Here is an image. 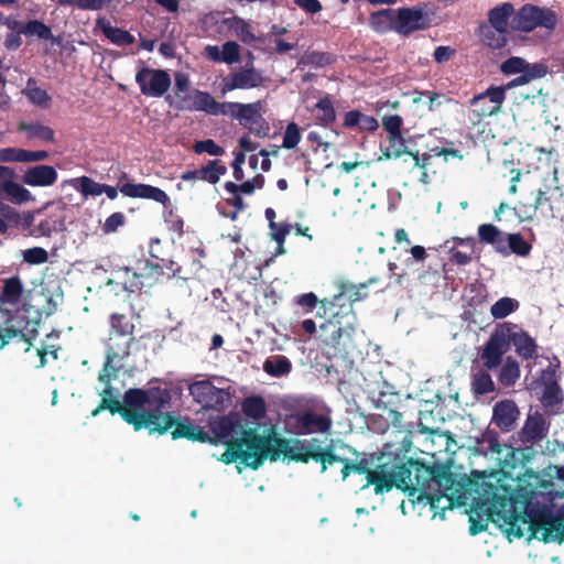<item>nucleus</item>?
Here are the masks:
<instances>
[{
	"label": "nucleus",
	"mask_w": 564,
	"mask_h": 564,
	"mask_svg": "<svg viewBox=\"0 0 564 564\" xmlns=\"http://www.w3.org/2000/svg\"><path fill=\"white\" fill-rule=\"evenodd\" d=\"M283 455L292 462L307 464L313 460L321 465V473L328 467L347 463L346 457L336 454L334 440L326 446L317 437L308 440L282 438L275 435H259L254 430L247 431L242 438L231 442L229 451L224 455L226 465L240 460L241 464L258 469L267 458L275 462Z\"/></svg>",
	"instance_id": "nucleus-1"
},
{
	"label": "nucleus",
	"mask_w": 564,
	"mask_h": 564,
	"mask_svg": "<svg viewBox=\"0 0 564 564\" xmlns=\"http://www.w3.org/2000/svg\"><path fill=\"white\" fill-rule=\"evenodd\" d=\"M518 481L517 516H510L513 522H508V540L521 539L524 528L528 540L538 539L544 543L564 541V523L553 514L551 506L558 497L555 484L544 478L539 471L528 469Z\"/></svg>",
	"instance_id": "nucleus-2"
},
{
	"label": "nucleus",
	"mask_w": 564,
	"mask_h": 564,
	"mask_svg": "<svg viewBox=\"0 0 564 564\" xmlns=\"http://www.w3.org/2000/svg\"><path fill=\"white\" fill-rule=\"evenodd\" d=\"M551 420L539 409L530 406L525 420L516 433L519 446L501 444L499 435L496 432L488 431L484 438L489 444L491 453L498 455L499 471L506 479L517 482V476H521L525 470L531 469L529 464L539 455L544 454L542 443L547 441L551 429Z\"/></svg>",
	"instance_id": "nucleus-3"
},
{
	"label": "nucleus",
	"mask_w": 564,
	"mask_h": 564,
	"mask_svg": "<svg viewBox=\"0 0 564 564\" xmlns=\"http://www.w3.org/2000/svg\"><path fill=\"white\" fill-rule=\"evenodd\" d=\"M495 475H481L476 481L467 484L468 496H473V509L469 514V533L476 535L487 530L488 522L496 523L508 538L509 523L517 516L518 482L513 488L501 482Z\"/></svg>",
	"instance_id": "nucleus-4"
},
{
	"label": "nucleus",
	"mask_w": 564,
	"mask_h": 564,
	"mask_svg": "<svg viewBox=\"0 0 564 564\" xmlns=\"http://www.w3.org/2000/svg\"><path fill=\"white\" fill-rule=\"evenodd\" d=\"M145 405H148V395L143 389L127 390L123 395L122 419L135 431L147 429L150 433L160 435L169 432L173 423L170 412L156 413L145 410Z\"/></svg>",
	"instance_id": "nucleus-5"
},
{
	"label": "nucleus",
	"mask_w": 564,
	"mask_h": 564,
	"mask_svg": "<svg viewBox=\"0 0 564 564\" xmlns=\"http://www.w3.org/2000/svg\"><path fill=\"white\" fill-rule=\"evenodd\" d=\"M341 296H334L333 300H322V307L329 312V319L323 324V330L333 328L329 339L326 341L335 350V356L346 357L354 348L352 335V308L350 305H341Z\"/></svg>",
	"instance_id": "nucleus-6"
},
{
	"label": "nucleus",
	"mask_w": 564,
	"mask_h": 564,
	"mask_svg": "<svg viewBox=\"0 0 564 564\" xmlns=\"http://www.w3.org/2000/svg\"><path fill=\"white\" fill-rule=\"evenodd\" d=\"M432 465L414 458L397 460L398 489L403 491L412 505L423 503L429 497V479Z\"/></svg>",
	"instance_id": "nucleus-7"
},
{
	"label": "nucleus",
	"mask_w": 564,
	"mask_h": 564,
	"mask_svg": "<svg viewBox=\"0 0 564 564\" xmlns=\"http://www.w3.org/2000/svg\"><path fill=\"white\" fill-rule=\"evenodd\" d=\"M480 243L489 245L502 257L516 254L525 258L532 251V245L520 232H505L494 224H481L477 229Z\"/></svg>",
	"instance_id": "nucleus-8"
},
{
	"label": "nucleus",
	"mask_w": 564,
	"mask_h": 564,
	"mask_svg": "<svg viewBox=\"0 0 564 564\" xmlns=\"http://www.w3.org/2000/svg\"><path fill=\"white\" fill-rule=\"evenodd\" d=\"M480 476L475 479H467L464 481L457 480L456 475L453 474L448 466L442 464H433L431 469V477L429 479V497L431 499H425L424 505L435 506V502H438L441 498H460L468 495L466 490L468 488L467 484L469 481H476Z\"/></svg>",
	"instance_id": "nucleus-9"
},
{
	"label": "nucleus",
	"mask_w": 564,
	"mask_h": 564,
	"mask_svg": "<svg viewBox=\"0 0 564 564\" xmlns=\"http://www.w3.org/2000/svg\"><path fill=\"white\" fill-rule=\"evenodd\" d=\"M262 108L263 102L261 100L250 104L225 101L220 105L223 112H218V116H229L237 119L250 133L258 138H265L269 135L270 126L261 113Z\"/></svg>",
	"instance_id": "nucleus-10"
},
{
	"label": "nucleus",
	"mask_w": 564,
	"mask_h": 564,
	"mask_svg": "<svg viewBox=\"0 0 564 564\" xmlns=\"http://www.w3.org/2000/svg\"><path fill=\"white\" fill-rule=\"evenodd\" d=\"M558 22L557 14L550 8L532 3L523 4L510 21V29L514 32L530 33L535 29L555 30Z\"/></svg>",
	"instance_id": "nucleus-11"
},
{
	"label": "nucleus",
	"mask_w": 564,
	"mask_h": 564,
	"mask_svg": "<svg viewBox=\"0 0 564 564\" xmlns=\"http://www.w3.org/2000/svg\"><path fill=\"white\" fill-rule=\"evenodd\" d=\"M133 341L134 336L108 332V338L105 343L106 360L99 373V381L108 383L117 377V373L123 367L122 361L130 355Z\"/></svg>",
	"instance_id": "nucleus-12"
},
{
	"label": "nucleus",
	"mask_w": 564,
	"mask_h": 564,
	"mask_svg": "<svg viewBox=\"0 0 564 564\" xmlns=\"http://www.w3.org/2000/svg\"><path fill=\"white\" fill-rule=\"evenodd\" d=\"M288 423L291 425V432L295 435L325 434L333 426V421L328 415L319 414L312 410L290 414Z\"/></svg>",
	"instance_id": "nucleus-13"
},
{
	"label": "nucleus",
	"mask_w": 564,
	"mask_h": 564,
	"mask_svg": "<svg viewBox=\"0 0 564 564\" xmlns=\"http://www.w3.org/2000/svg\"><path fill=\"white\" fill-rule=\"evenodd\" d=\"M431 24L432 18L426 10V4L404 7L397 10L395 32L402 36L426 30Z\"/></svg>",
	"instance_id": "nucleus-14"
},
{
	"label": "nucleus",
	"mask_w": 564,
	"mask_h": 564,
	"mask_svg": "<svg viewBox=\"0 0 564 564\" xmlns=\"http://www.w3.org/2000/svg\"><path fill=\"white\" fill-rule=\"evenodd\" d=\"M210 427L217 441V444L221 442L226 445V451L220 455L218 460L226 464L224 459V455L229 451V446L231 442L236 440H240L243 437L247 431L252 430L251 427H243L240 423V419L237 415H226L210 423ZM257 431L256 429H253ZM258 434V432H256Z\"/></svg>",
	"instance_id": "nucleus-15"
},
{
	"label": "nucleus",
	"mask_w": 564,
	"mask_h": 564,
	"mask_svg": "<svg viewBox=\"0 0 564 564\" xmlns=\"http://www.w3.org/2000/svg\"><path fill=\"white\" fill-rule=\"evenodd\" d=\"M505 99L506 87L490 86L484 93L474 96L469 104L473 107L475 117L481 119L499 113Z\"/></svg>",
	"instance_id": "nucleus-16"
},
{
	"label": "nucleus",
	"mask_w": 564,
	"mask_h": 564,
	"mask_svg": "<svg viewBox=\"0 0 564 564\" xmlns=\"http://www.w3.org/2000/svg\"><path fill=\"white\" fill-rule=\"evenodd\" d=\"M135 82L144 96L162 97L171 86V77L164 69L142 67L135 75Z\"/></svg>",
	"instance_id": "nucleus-17"
},
{
	"label": "nucleus",
	"mask_w": 564,
	"mask_h": 564,
	"mask_svg": "<svg viewBox=\"0 0 564 564\" xmlns=\"http://www.w3.org/2000/svg\"><path fill=\"white\" fill-rule=\"evenodd\" d=\"M174 105L177 110L204 111L207 115L218 116L223 112L221 102L217 101L209 93L194 89L191 94H182Z\"/></svg>",
	"instance_id": "nucleus-18"
},
{
	"label": "nucleus",
	"mask_w": 564,
	"mask_h": 564,
	"mask_svg": "<svg viewBox=\"0 0 564 564\" xmlns=\"http://www.w3.org/2000/svg\"><path fill=\"white\" fill-rule=\"evenodd\" d=\"M188 390L194 400L206 409L221 410L228 399V393L215 387L209 380L195 381Z\"/></svg>",
	"instance_id": "nucleus-19"
},
{
	"label": "nucleus",
	"mask_w": 564,
	"mask_h": 564,
	"mask_svg": "<svg viewBox=\"0 0 564 564\" xmlns=\"http://www.w3.org/2000/svg\"><path fill=\"white\" fill-rule=\"evenodd\" d=\"M397 460H399V455L394 456L391 466H389V462L377 465L372 471L369 473L368 481L362 486V489L372 485L376 495L389 492L393 487L398 489L399 477H397Z\"/></svg>",
	"instance_id": "nucleus-20"
},
{
	"label": "nucleus",
	"mask_w": 564,
	"mask_h": 564,
	"mask_svg": "<svg viewBox=\"0 0 564 564\" xmlns=\"http://www.w3.org/2000/svg\"><path fill=\"white\" fill-rule=\"evenodd\" d=\"M507 333L505 332V326L502 325L499 329L491 334L480 355L484 366L487 369H495L500 366L502 356L507 350Z\"/></svg>",
	"instance_id": "nucleus-21"
},
{
	"label": "nucleus",
	"mask_w": 564,
	"mask_h": 564,
	"mask_svg": "<svg viewBox=\"0 0 564 564\" xmlns=\"http://www.w3.org/2000/svg\"><path fill=\"white\" fill-rule=\"evenodd\" d=\"M520 417V410L513 400L498 401L492 409L491 422L503 433L514 430Z\"/></svg>",
	"instance_id": "nucleus-22"
},
{
	"label": "nucleus",
	"mask_w": 564,
	"mask_h": 564,
	"mask_svg": "<svg viewBox=\"0 0 564 564\" xmlns=\"http://www.w3.org/2000/svg\"><path fill=\"white\" fill-rule=\"evenodd\" d=\"M261 75L254 68H247L240 72L229 73L223 78L220 91L223 95L235 89H250L260 86Z\"/></svg>",
	"instance_id": "nucleus-23"
},
{
	"label": "nucleus",
	"mask_w": 564,
	"mask_h": 564,
	"mask_svg": "<svg viewBox=\"0 0 564 564\" xmlns=\"http://www.w3.org/2000/svg\"><path fill=\"white\" fill-rule=\"evenodd\" d=\"M170 416L172 417L173 423L169 431L171 432L173 440L186 438L192 442L210 443L217 445V441L212 438L209 433L206 432L202 426L194 425L189 421H180L172 413H170Z\"/></svg>",
	"instance_id": "nucleus-24"
},
{
	"label": "nucleus",
	"mask_w": 564,
	"mask_h": 564,
	"mask_svg": "<svg viewBox=\"0 0 564 564\" xmlns=\"http://www.w3.org/2000/svg\"><path fill=\"white\" fill-rule=\"evenodd\" d=\"M57 171L52 165L40 164L29 167L22 175L24 184L33 187H48L56 183Z\"/></svg>",
	"instance_id": "nucleus-25"
},
{
	"label": "nucleus",
	"mask_w": 564,
	"mask_h": 564,
	"mask_svg": "<svg viewBox=\"0 0 564 564\" xmlns=\"http://www.w3.org/2000/svg\"><path fill=\"white\" fill-rule=\"evenodd\" d=\"M24 292V285L19 275L4 279L0 286V308L3 306L18 308L21 304Z\"/></svg>",
	"instance_id": "nucleus-26"
},
{
	"label": "nucleus",
	"mask_w": 564,
	"mask_h": 564,
	"mask_svg": "<svg viewBox=\"0 0 564 564\" xmlns=\"http://www.w3.org/2000/svg\"><path fill=\"white\" fill-rule=\"evenodd\" d=\"M505 332L507 333V340L509 339L516 352L523 359H532L538 356V345L535 340L524 330L511 333L509 324H505Z\"/></svg>",
	"instance_id": "nucleus-27"
},
{
	"label": "nucleus",
	"mask_w": 564,
	"mask_h": 564,
	"mask_svg": "<svg viewBox=\"0 0 564 564\" xmlns=\"http://www.w3.org/2000/svg\"><path fill=\"white\" fill-rule=\"evenodd\" d=\"M381 283V279L379 276H372L368 281L352 284V283H344L343 292L337 296H341L340 301L341 305H350L352 308V303L360 302L369 297L368 288L370 285H378Z\"/></svg>",
	"instance_id": "nucleus-28"
},
{
	"label": "nucleus",
	"mask_w": 564,
	"mask_h": 564,
	"mask_svg": "<svg viewBox=\"0 0 564 564\" xmlns=\"http://www.w3.org/2000/svg\"><path fill=\"white\" fill-rule=\"evenodd\" d=\"M96 28H98L112 44L118 46L131 45L135 41L130 32L112 26L110 21L104 17L96 20Z\"/></svg>",
	"instance_id": "nucleus-29"
},
{
	"label": "nucleus",
	"mask_w": 564,
	"mask_h": 564,
	"mask_svg": "<svg viewBox=\"0 0 564 564\" xmlns=\"http://www.w3.org/2000/svg\"><path fill=\"white\" fill-rule=\"evenodd\" d=\"M516 12L511 2H503L489 10L488 22L498 31L509 32L510 21Z\"/></svg>",
	"instance_id": "nucleus-30"
},
{
	"label": "nucleus",
	"mask_w": 564,
	"mask_h": 564,
	"mask_svg": "<svg viewBox=\"0 0 564 564\" xmlns=\"http://www.w3.org/2000/svg\"><path fill=\"white\" fill-rule=\"evenodd\" d=\"M369 25L377 33L395 32L397 26V10L382 9L372 12L369 17Z\"/></svg>",
	"instance_id": "nucleus-31"
},
{
	"label": "nucleus",
	"mask_w": 564,
	"mask_h": 564,
	"mask_svg": "<svg viewBox=\"0 0 564 564\" xmlns=\"http://www.w3.org/2000/svg\"><path fill=\"white\" fill-rule=\"evenodd\" d=\"M316 122L323 128H330L337 118L330 95H325L315 104Z\"/></svg>",
	"instance_id": "nucleus-32"
},
{
	"label": "nucleus",
	"mask_w": 564,
	"mask_h": 564,
	"mask_svg": "<svg viewBox=\"0 0 564 564\" xmlns=\"http://www.w3.org/2000/svg\"><path fill=\"white\" fill-rule=\"evenodd\" d=\"M229 30L245 44H251L256 41L262 42L252 32L251 24L240 17H232L227 20Z\"/></svg>",
	"instance_id": "nucleus-33"
},
{
	"label": "nucleus",
	"mask_w": 564,
	"mask_h": 564,
	"mask_svg": "<svg viewBox=\"0 0 564 564\" xmlns=\"http://www.w3.org/2000/svg\"><path fill=\"white\" fill-rule=\"evenodd\" d=\"M19 131H25L28 133L29 139H39L45 142H54L55 141V132L48 127L44 126L41 122H25L22 121L18 126Z\"/></svg>",
	"instance_id": "nucleus-34"
},
{
	"label": "nucleus",
	"mask_w": 564,
	"mask_h": 564,
	"mask_svg": "<svg viewBox=\"0 0 564 564\" xmlns=\"http://www.w3.org/2000/svg\"><path fill=\"white\" fill-rule=\"evenodd\" d=\"M263 370L271 377L280 378L291 372L292 364L283 355H273L264 360Z\"/></svg>",
	"instance_id": "nucleus-35"
},
{
	"label": "nucleus",
	"mask_w": 564,
	"mask_h": 564,
	"mask_svg": "<svg viewBox=\"0 0 564 564\" xmlns=\"http://www.w3.org/2000/svg\"><path fill=\"white\" fill-rule=\"evenodd\" d=\"M2 194H6L8 199L15 204L26 203L32 199L31 192L12 181V178L0 183V196Z\"/></svg>",
	"instance_id": "nucleus-36"
},
{
	"label": "nucleus",
	"mask_w": 564,
	"mask_h": 564,
	"mask_svg": "<svg viewBox=\"0 0 564 564\" xmlns=\"http://www.w3.org/2000/svg\"><path fill=\"white\" fill-rule=\"evenodd\" d=\"M144 391L148 395V405L150 408L149 411L163 413L162 410L165 409L171 402L170 391L161 387H151Z\"/></svg>",
	"instance_id": "nucleus-37"
},
{
	"label": "nucleus",
	"mask_w": 564,
	"mask_h": 564,
	"mask_svg": "<svg viewBox=\"0 0 564 564\" xmlns=\"http://www.w3.org/2000/svg\"><path fill=\"white\" fill-rule=\"evenodd\" d=\"M508 34L509 32L498 31L490 24L480 28L482 43L494 50L502 48L507 44Z\"/></svg>",
	"instance_id": "nucleus-38"
},
{
	"label": "nucleus",
	"mask_w": 564,
	"mask_h": 564,
	"mask_svg": "<svg viewBox=\"0 0 564 564\" xmlns=\"http://www.w3.org/2000/svg\"><path fill=\"white\" fill-rule=\"evenodd\" d=\"M241 409L246 416L253 420H261L267 413V404L261 395L246 398L241 403Z\"/></svg>",
	"instance_id": "nucleus-39"
},
{
	"label": "nucleus",
	"mask_w": 564,
	"mask_h": 564,
	"mask_svg": "<svg viewBox=\"0 0 564 564\" xmlns=\"http://www.w3.org/2000/svg\"><path fill=\"white\" fill-rule=\"evenodd\" d=\"M227 172V166L220 160H212L198 170L199 180L215 185L221 175Z\"/></svg>",
	"instance_id": "nucleus-40"
},
{
	"label": "nucleus",
	"mask_w": 564,
	"mask_h": 564,
	"mask_svg": "<svg viewBox=\"0 0 564 564\" xmlns=\"http://www.w3.org/2000/svg\"><path fill=\"white\" fill-rule=\"evenodd\" d=\"M102 399L99 405L91 411V414L96 416L100 411L108 410L111 414L119 413L122 416L123 403H120L117 399L112 398V388L108 383H105Z\"/></svg>",
	"instance_id": "nucleus-41"
},
{
	"label": "nucleus",
	"mask_w": 564,
	"mask_h": 564,
	"mask_svg": "<svg viewBox=\"0 0 564 564\" xmlns=\"http://www.w3.org/2000/svg\"><path fill=\"white\" fill-rule=\"evenodd\" d=\"M20 32L25 36H36L40 40H52L53 33L50 26L40 20H30L22 25Z\"/></svg>",
	"instance_id": "nucleus-42"
},
{
	"label": "nucleus",
	"mask_w": 564,
	"mask_h": 564,
	"mask_svg": "<svg viewBox=\"0 0 564 564\" xmlns=\"http://www.w3.org/2000/svg\"><path fill=\"white\" fill-rule=\"evenodd\" d=\"M23 94L32 104L41 107H47L48 101L51 100L47 91L36 86V80L34 78L28 79Z\"/></svg>",
	"instance_id": "nucleus-43"
},
{
	"label": "nucleus",
	"mask_w": 564,
	"mask_h": 564,
	"mask_svg": "<svg viewBox=\"0 0 564 564\" xmlns=\"http://www.w3.org/2000/svg\"><path fill=\"white\" fill-rule=\"evenodd\" d=\"M109 332L133 336L134 324L123 313H112L109 316Z\"/></svg>",
	"instance_id": "nucleus-44"
},
{
	"label": "nucleus",
	"mask_w": 564,
	"mask_h": 564,
	"mask_svg": "<svg viewBox=\"0 0 564 564\" xmlns=\"http://www.w3.org/2000/svg\"><path fill=\"white\" fill-rule=\"evenodd\" d=\"M471 389L476 394H488L495 391V383L486 370H479L473 375Z\"/></svg>",
	"instance_id": "nucleus-45"
},
{
	"label": "nucleus",
	"mask_w": 564,
	"mask_h": 564,
	"mask_svg": "<svg viewBox=\"0 0 564 564\" xmlns=\"http://www.w3.org/2000/svg\"><path fill=\"white\" fill-rule=\"evenodd\" d=\"M519 377V364L511 357H508L500 369L499 382L505 387H511L516 383Z\"/></svg>",
	"instance_id": "nucleus-46"
},
{
	"label": "nucleus",
	"mask_w": 564,
	"mask_h": 564,
	"mask_svg": "<svg viewBox=\"0 0 564 564\" xmlns=\"http://www.w3.org/2000/svg\"><path fill=\"white\" fill-rule=\"evenodd\" d=\"M72 184L85 197L99 196L102 194L104 184L98 183L88 176L74 178L72 180Z\"/></svg>",
	"instance_id": "nucleus-47"
},
{
	"label": "nucleus",
	"mask_w": 564,
	"mask_h": 564,
	"mask_svg": "<svg viewBox=\"0 0 564 564\" xmlns=\"http://www.w3.org/2000/svg\"><path fill=\"white\" fill-rule=\"evenodd\" d=\"M65 228V219L63 217L50 215L39 223L36 232L40 236L50 237L53 232L63 231Z\"/></svg>",
	"instance_id": "nucleus-48"
},
{
	"label": "nucleus",
	"mask_w": 564,
	"mask_h": 564,
	"mask_svg": "<svg viewBox=\"0 0 564 564\" xmlns=\"http://www.w3.org/2000/svg\"><path fill=\"white\" fill-rule=\"evenodd\" d=\"M519 307V302L511 297L499 299L490 308V313L496 319H501L513 313Z\"/></svg>",
	"instance_id": "nucleus-49"
},
{
	"label": "nucleus",
	"mask_w": 564,
	"mask_h": 564,
	"mask_svg": "<svg viewBox=\"0 0 564 564\" xmlns=\"http://www.w3.org/2000/svg\"><path fill=\"white\" fill-rule=\"evenodd\" d=\"M112 0H57L62 7H74L84 11H99Z\"/></svg>",
	"instance_id": "nucleus-50"
},
{
	"label": "nucleus",
	"mask_w": 564,
	"mask_h": 564,
	"mask_svg": "<svg viewBox=\"0 0 564 564\" xmlns=\"http://www.w3.org/2000/svg\"><path fill=\"white\" fill-rule=\"evenodd\" d=\"M543 406L549 410L563 402L562 390L556 382L545 386L541 398Z\"/></svg>",
	"instance_id": "nucleus-51"
},
{
	"label": "nucleus",
	"mask_w": 564,
	"mask_h": 564,
	"mask_svg": "<svg viewBox=\"0 0 564 564\" xmlns=\"http://www.w3.org/2000/svg\"><path fill=\"white\" fill-rule=\"evenodd\" d=\"M389 147L383 152L387 159H398L404 153H410V150L405 147V139L402 135V132L397 133L395 135H388Z\"/></svg>",
	"instance_id": "nucleus-52"
},
{
	"label": "nucleus",
	"mask_w": 564,
	"mask_h": 564,
	"mask_svg": "<svg viewBox=\"0 0 564 564\" xmlns=\"http://www.w3.org/2000/svg\"><path fill=\"white\" fill-rule=\"evenodd\" d=\"M371 471L372 469L369 467V462L366 458L356 463L347 458V463L341 467V479L346 480L351 473H356L359 475H366V479L368 480L369 473Z\"/></svg>",
	"instance_id": "nucleus-53"
},
{
	"label": "nucleus",
	"mask_w": 564,
	"mask_h": 564,
	"mask_svg": "<svg viewBox=\"0 0 564 564\" xmlns=\"http://www.w3.org/2000/svg\"><path fill=\"white\" fill-rule=\"evenodd\" d=\"M406 251L410 252L411 257L404 259L402 270H406L408 273L413 269L414 263H422L429 257L426 249L423 246L416 245Z\"/></svg>",
	"instance_id": "nucleus-54"
},
{
	"label": "nucleus",
	"mask_w": 564,
	"mask_h": 564,
	"mask_svg": "<svg viewBox=\"0 0 564 564\" xmlns=\"http://www.w3.org/2000/svg\"><path fill=\"white\" fill-rule=\"evenodd\" d=\"M193 150L197 154L207 153L213 156H220L225 153V149L218 145L213 139L196 141Z\"/></svg>",
	"instance_id": "nucleus-55"
},
{
	"label": "nucleus",
	"mask_w": 564,
	"mask_h": 564,
	"mask_svg": "<svg viewBox=\"0 0 564 564\" xmlns=\"http://www.w3.org/2000/svg\"><path fill=\"white\" fill-rule=\"evenodd\" d=\"M302 134L300 127L295 122L288 123L284 134L282 147L284 149H294L301 141Z\"/></svg>",
	"instance_id": "nucleus-56"
},
{
	"label": "nucleus",
	"mask_w": 564,
	"mask_h": 564,
	"mask_svg": "<svg viewBox=\"0 0 564 564\" xmlns=\"http://www.w3.org/2000/svg\"><path fill=\"white\" fill-rule=\"evenodd\" d=\"M154 262H151L150 260H141L138 262L137 270L138 272H134V279L135 281L131 284L132 286H135L138 289H141L144 286V282L142 279H151L152 276V270H150V267H153Z\"/></svg>",
	"instance_id": "nucleus-57"
},
{
	"label": "nucleus",
	"mask_w": 564,
	"mask_h": 564,
	"mask_svg": "<svg viewBox=\"0 0 564 564\" xmlns=\"http://www.w3.org/2000/svg\"><path fill=\"white\" fill-rule=\"evenodd\" d=\"M23 260L29 264H42L48 260V253L41 247L29 248L23 251Z\"/></svg>",
	"instance_id": "nucleus-58"
},
{
	"label": "nucleus",
	"mask_w": 564,
	"mask_h": 564,
	"mask_svg": "<svg viewBox=\"0 0 564 564\" xmlns=\"http://www.w3.org/2000/svg\"><path fill=\"white\" fill-rule=\"evenodd\" d=\"M142 198L152 199L163 206L170 204V197L163 189L149 184H144L143 186Z\"/></svg>",
	"instance_id": "nucleus-59"
},
{
	"label": "nucleus",
	"mask_w": 564,
	"mask_h": 564,
	"mask_svg": "<svg viewBox=\"0 0 564 564\" xmlns=\"http://www.w3.org/2000/svg\"><path fill=\"white\" fill-rule=\"evenodd\" d=\"M240 59V50L238 43L234 41H227L223 44L221 48V62L227 64L238 63Z\"/></svg>",
	"instance_id": "nucleus-60"
},
{
	"label": "nucleus",
	"mask_w": 564,
	"mask_h": 564,
	"mask_svg": "<svg viewBox=\"0 0 564 564\" xmlns=\"http://www.w3.org/2000/svg\"><path fill=\"white\" fill-rule=\"evenodd\" d=\"M525 67H527V61L524 58L518 57V56H512V57H509L508 59H506L501 64V72L507 75L518 74V73H523Z\"/></svg>",
	"instance_id": "nucleus-61"
},
{
	"label": "nucleus",
	"mask_w": 564,
	"mask_h": 564,
	"mask_svg": "<svg viewBox=\"0 0 564 564\" xmlns=\"http://www.w3.org/2000/svg\"><path fill=\"white\" fill-rule=\"evenodd\" d=\"M126 224V216L121 212H116L106 218L101 230L104 234L109 235Z\"/></svg>",
	"instance_id": "nucleus-62"
},
{
	"label": "nucleus",
	"mask_w": 564,
	"mask_h": 564,
	"mask_svg": "<svg viewBox=\"0 0 564 564\" xmlns=\"http://www.w3.org/2000/svg\"><path fill=\"white\" fill-rule=\"evenodd\" d=\"M513 209H514L516 216L518 217L519 221H521V223L533 220V218L538 212V207L534 203L529 205V204L519 202Z\"/></svg>",
	"instance_id": "nucleus-63"
},
{
	"label": "nucleus",
	"mask_w": 564,
	"mask_h": 564,
	"mask_svg": "<svg viewBox=\"0 0 564 564\" xmlns=\"http://www.w3.org/2000/svg\"><path fill=\"white\" fill-rule=\"evenodd\" d=\"M294 303L301 307H303L305 313L312 312L318 303L322 304V301H318L317 296L313 292L300 294L294 297Z\"/></svg>",
	"instance_id": "nucleus-64"
}]
</instances>
